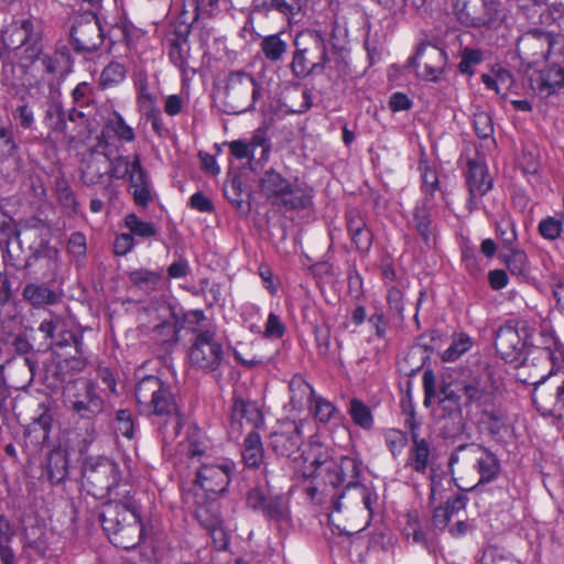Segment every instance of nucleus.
<instances>
[{"mask_svg": "<svg viewBox=\"0 0 564 564\" xmlns=\"http://www.w3.org/2000/svg\"><path fill=\"white\" fill-rule=\"evenodd\" d=\"M288 467L299 478L322 477L333 487H354L360 474V465L356 458L335 457L315 436L305 448H300L299 453L288 460Z\"/></svg>", "mask_w": 564, "mask_h": 564, "instance_id": "1", "label": "nucleus"}, {"mask_svg": "<svg viewBox=\"0 0 564 564\" xmlns=\"http://www.w3.org/2000/svg\"><path fill=\"white\" fill-rule=\"evenodd\" d=\"M134 394L142 413L162 419L164 443L174 441L182 427V416L171 388L158 377L147 376L137 383Z\"/></svg>", "mask_w": 564, "mask_h": 564, "instance_id": "2", "label": "nucleus"}, {"mask_svg": "<svg viewBox=\"0 0 564 564\" xmlns=\"http://www.w3.org/2000/svg\"><path fill=\"white\" fill-rule=\"evenodd\" d=\"M100 522L109 541L117 547L129 550L143 539L144 528L138 505L130 496L123 501H109L102 506Z\"/></svg>", "mask_w": 564, "mask_h": 564, "instance_id": "3", "label": "nucleus"}, {"mask_svg": "<svg viewBox=\"0 0 564 564\" xmlns=\"http://www.w3.org/2000/svg\"><path fill=\"white\" fill-rule=\"evenodd\" d=\"M543 346H532L518 372L519 380L538 387L564 368V345L552 334L543 332Z\"/></svg>", "mask_w": 564, "mask_h": 564, "instance_id": "4", "label": "nucleus"}, {"mask_svg": "<svg viewBox=\"0 0 564 564\" xmlns=\"http://www.w3.org/2000/svg\"><path fill=\"white\" fill-rule=\"evenodd\" d=\"M534 332V322L527 318L509 321L498 329L495 348L507 362H518L532 347Z\"/></svg>", "mask_w": 564, "mask_h": 564, "instance_id": "5", "label": "nucleus"}, {"mask_svg": "<svg viewBox=\"0 0 564 564\" xmlns=\"http://www.w3.org/2000/svg\"><path fill=\"white\" fill-rule=\"evenodd\" d=\"M296 51L291 63L297 77H305L327 63L326 37L322 31L304 30L295 39Z\"/></svg>", "mask_w": 564, "mask_h": 564, "instance_id": "6", "label": "nucleus"}, {"mask_svg": "<svg viewBox=\"0 0 564 564\" xmlns=\"http://www.w3.org/2000/svg\"><path fill=\"white\" fill-rule=\"evenodd\" d=\"M453 10L466 26L497 29L506 19L500 0H454Z\"/></svg>", "mask_w": 564, "mask_h": 564, "instance_id": "7", "label": "nucleus"}, {"mask_svg": "<svg viewBox=\"0 0 564 564\" xmlns=\"http://www.w3.org/2000/svg\"><path fill=\"white\" fill-rule=\"evenodd\" d=\"M42 35L41 24L32 19H25L14 28L8 42L15 50L20 67L28 69L41 59Z\"/></svg>", "mask_w": 564, "mask_h": 564, "instance_id": "8", "label": "nucleus"}, {"mask_svg": "<svg viewBox=\"0 0 564 564\" xmlns=\"http://www.w3.org/2000/svg\"><path fill=\"white\" fill-rule=\"evenodd\" d=\"M261 96V84L250 73L231 72L226 80V100L236 113L252 110Z\"/></svg>", "mask_w": 564, "mask_h": 564, "instance_id": "9", "label": "nucleus"}, {"mask_svg": "<svg viewBox=\"0 0 564 564\" xmlns=\"http://www.w3.org/2000/svg\"><path fill=\"white\" fill-rule=\"evenodd\" d=\"M447 64L446 51L430 43L417 45L414 55L406 61V67L415 68L417 77L432 83L443 78Z\"/></svg>", "mask_w": 564, "mask_h": 564, "instance_id": "10", "label": "nucleus"}, {"mask_svg": "<svg viewBox=\"0 0 564 564\" xmlns=\"http://www.w3.org/2000/svg\"><path fill=\"white\" fill-rule=\"evenodd\" d=\"M224 358L223 345L210 329L198 330L188 350L193 367L203 371L217 370Z\"/></svg>", "mask_w": 564, "mask_h": 564, "instance_id": "11", "label": "nucleus"}, {"mask_svg": "<svg viewBox=\"0 0 564 564\" xmlns=\"http://www.w3.org/2000/svg\"><path fill=\"white\" fill-rule=\"evenodd\" d=\"M554 31L533 29L524 33L518 41L517 51L528 67L545 61L555 44Z\"/></svg>", "mask_w": 564, "mask_h": 564, "instance_id": "12", "label": "nucleus"}, {"mask_svg": "<svg viewBox=\"0 0 564 564\" xmlns=\"http://www.w3.org/2000/svg\"><path fill=\"white\" fill-rule=\"evenodd\" d=\"M234 464L227 459L204 462L196 473V485L210 495L223 494L229 482Z\"/></svg>", "mask_w": 564, "mask_h": 564, "instance_id": "13", "label": "nucleus"}, {"mask_svg": "<svg viewBox=\"0 0 564 564\" xmlns=\"http://www.w3.org/2000/svg\"><path fill=\"white\" fill-rule=\"evenodd\" d=\"M527 14L534 23L545 26L544 31H554L556 40L558 30L564 24V6L562 3L549 4L545 0H532L531 4L523 6Z\"/></svg>", "mask_w": 564, "mask_h": 564, "instance_id": "14", "label": "nucleus"}, {"mask_svg": "<svg viewBox=\"0 0 564 564\" xmlns=\"http://www.w3.org/2000/svg\"><path fill=\"white\" fill-rule=\"evenodd\" d=\"M70 37L78 51L90 52L98 48L104 37L98 18L89 15L84 22L73 25Z\"/></svg>", "mask_w": 564, "mask_h": 564, "instance_id": "15", "label": "nucleus"}, {"mask_svg": "<svg viewBox=\"0 0 564 564\" xmlns=\"http://www.w3.org/2000/svg\"><path fill=\"white\" fill-rule=\"evenodd\" d=\"M85 474L91 482L107 490L116 486L120 478L117 464L107 457L90 459L85 466Z\"/></svg>", "mask_w": 564, "mask_h": 564, "instance_id": "16", "label": "nucleus"}, {"mask_svg": "<svg viewBox=\"0 0 564 564\" xmlns=\"http://www.w3.org/2000/svg\"><path fill=\"white\" fill-rule=\"evenodd\" d=\"M466 182L470 198V208L476 207V199L482 197L492 187V178L488 173L487 165L479 161H469Z\"/></svg>", "mask_w": 564, "mask_h": 564, "instance_id": "17", "label": "nucleus"}, {"mask_svg": "<svg viewBox=\"0 0 564 564\" xmlns=\"http://www.w3.org/2000/svg\"><path fill=\"white\" fill-rule=\"evenodd\" d=\"M531 88L541 97H549L564 87V68L552 65L541 69L530 78Z\"/></svg>", "mask_w": 564, "mask_h": 564, "instance_id": "18", "label": "nucleus"}, {"mask_svg": "<svg viewBox=\"0 0 564 564\" xmlns=\"http://www.w3.org/2000/svg\"><path fill=\"white\" fill-rule=\"evenodd\" d=\"M432 462L431 446L427 440L412 431V444L408 453L405 468L420 475H426Z\"/></svg>", "mask_w": 564, "mask_h": 564, "instance_id": "19", "label": "nucleus"}, {"mask_svg": "<svg viewBox=\"0 0 564 564\" xmlns=\"http://www.w3.org/2000/svg\"><path fill=\"white\" fill-rule=\"evenodd\" d=\"M196 518L210 532L213 539L219 543L220 547L227 544V534L223 528L218 507L215 503L198 507Z\"/></svg>", "mask_w": 564, "mask_h": 564, "instance_id": "20", "label": "nucleus"}, {"mask_svg": "<svg viewBox=\"0 0 564 564\" xmlns=\"http://www.w3.org/2000/svg\"><path fill=\"white\" fill-rule=\"evenodd\" d=\"M303 435L300 424H294L292 431L276 432L271 435V445L273 451L289 460L299 453Z\"/></svg>", "mask_w": 564, "mask_h": 564, "instance_id": "21", "label": "nucleus"}, {"mask_svg": "<svg viewBox=\"0 0 564 564\" xmlns=\"http://www.w3.org/2000/svg\"><path fill=\"white\" fill-rule=\"evenodd\" d=\"M532 400L542 415L562 417L564 415V382L557 387L554 397L540 393L535 388Z\"/></svg>", "mask_w": 564, "mask_h": 564, "instance_id": "22", "label": "nucleus"}, {"mask_svg": "<svg viewBox=\"0 0 564 564\" xmlns=\"http://www.w3.org/2000/svg\"><path fill=\"white\" fill-rule=\"evenodd\" d=\"M347 229L357 249L361 252H368L372 245V234L358 213L352 210L348 213Z\"/></svg>", "mask_w": 564, "mask_h": 564, "instance_id": "23", "label": "nucleus"}, {"mask_svg": "<svg viewBox=\"0 0 564 564\" xmlns=\"http://www.w3.org/2000/svg\"><path fill=\"white\" fill-rule=\"evenodd\" d=\"M207 441L197 426L187 430L186 438L178 445V453L192 460L202 457L207 451Z\"/></svg>", "mask_w": 564, "mask_h": 564, "instance_id": "24", "label": "nucleus"}, {"mask_svg": "<svg viewBox=\"0 0 564 564\" xmlns=\"http://www.w3.org/2000/svg\"><path fill=\"white\" fill-rule=\"evenodd\" d=\"M289 388L291 405L297 411L303 410L306 404H312L316 397L312 386L300 376L291 379Z\"/></svg>", "mask_w": 564, "mask_h": 564, "instance_id": "25", "label": "nucleus"}, {"mask_svg": "<svg viewBox=\"0 0 564 564\" xmlns=\"http://www.w3.org/2000/svg\"><path fill=\"white\" fill-rule=\"evenodd\" d=\"M480 427L496 437H502L509 431L508 417L499 409H488L481 413Z\"/></svg>", "mask_w": 564, "mask_h": 564, "instance_id": "26", "label": "nucleus"}, {"mask_svg": "<svg viewBox=\"0 0 564 564\" xmlns=\"http://www.w3.org/2000/svg\"><path fill=\"white\" fill-rule=\"evenodd\" d=\"M142 170L143 167L139 155H134L133 159L120 155L111 160L108 173L112 178H128L130 182L132 177Z\"/></svg>", "mask_w": 564, "mask_h": 564, "instance_id": "27", "label": "nucleus"}, {"mask_svg": "<svg viewBox=\"0 0 564 564\" xmlns=\"http://www.w3.org/2000/svg\"><path fill=\"white\" fill-rule=\"evenodd\" d=\"M465 509V501L460 497H456L454 499H449L442 507H438L434 511L433 516V524L440 529L444 530L448 527L449 522L457 518Z\"/></svg>", "mask_w": 564, "mask_h": 564, "instance_id": "28", "label": "nucleus"}, {"mask_svg": "<svg viewBox=\"0 0 564 564\" xmlns=\"http://www.w3.org/2000/svg\"><path fill=\"white\" fill-rule=\"evenodd\" d=\"M478 452L476 467L480 475V482H490L497 478L500 471L498 458L495 454L481 447H478Z\"/></svg>", "mask_w": 564, "mask_h": 564, "instance_id": "29", "label": "nucleus"}, {"mask_svg": "<svg viewBox=\"0 0 564 564\" xmlns=\"http://www.w3.org/2000/svg\"><path fill=\"white\" fill-rule=\"evenodd\" d=\"M264 451L261 437L257 432L247 435L243 442L242 458L247 466L259 467L263 462Z\"/></svg>", "mask_w": 564, "mask_h": 564, "instance_id": "30", "label": "nucleus"}, {"mask_svg": "<svg viewBox=\"0 0 564 564\" xmlns=\"http://www.w3.org/2000/svg\"><path fill=\"white\" fill-rule=\"evenodd\" d=\"M481 79L488 89L500 96H506L513 86V77L505 68H498L492 70L491 74L482 75Z\"/></svg>", "mask_w": 564, "mask_h": 564, "instance_id": "31", "label": "nucleus"}, {"mask_svg": "<svg viewBox=\"0 0 564 564\" xmlns=\"http://www.w3.org/2000/svg\"><path fill=\"white\" fill-rule=\"evenodd\" d=\"M86 400H76L72 402V409L83 417H88L101 412L104 406L102 399L96 393L95 388L89 384L86 389Z\"/></svg>", "mask_w": 564, "mask_h": 564, "instance_id": "32", "label": "nucleus"}, {"mask_svg": "<svg viewBox=\"0 0 564 564\" xmlns=\"http://www.w3.org/2000/svg\"><path fill=\"white\" fill-rule=\"evenodd\" d=\"M473 338L465 333H455L452 336L449 346L442 352L441 358L445 362H453L459 359L473 347Z\"/></svg>", "mask_w": 564, "mask_h": 564, "instance_id": "33", "label": "nucleus"}, {"mask_svg": "<svg viewBox=\"0 0 564 564\" xmlns=\"http://www.w3.org/2000/svg\"><path fill=\"white\" fill-rule=\"evenodd\" d=\"M23 296L35 307L51 305L57 301V295L53 290L33 283L24 288Z\"/></svg>", "mask_w": 564, "mask_h": 564, "instance_id": "34", "label": "nucleus"}, {"mask_svg": "<svg viewBox=\"0 0 564 564\" xmlns=\"http://www.w3.org/2000/svg\"><path fill=\"white\" fill-rule=\"evenodd\" d=\"M505 263L512 275L522 280H528L531 273L530 261L523 250L511 249L506 256Z\"/></svg>", "mask_w": 564, "mask_h": 564, "instance_id": "35", "label": "nucleus"}, {"mask_svg": "<svg viewBox=\"0 0 564 564\" xmlns=\"http://www.w3.org/2000/svg\"><path fill=\"white\" fill-rule=\"evenodd\" d=\"M564 227V213L546 216L539 221L538 231L540 236L549 241L558 239Z\"/></svg>", "mask_w": 564, "mask_h": 564, "instance_id": "36", "label": "nucleus"}, {"mask_svg": "<svg viewBox=\"0 0 564 564\" xmlns=\"http://www.w3.org/2000/svg\"><path fill=\"white\" fill-rule=\"evenodd\" d=\"M261 186L269 196H274L282 200L292 185L279 173L269 171L264 174Z\"/></svg>", "mask_w": 564, "mask_h": 564, "instance_id": "37", "label": "nucleus"}, {"mask_svg": "<svg viewBox=\"0 0 564 564\" xmlns=\"http://www.w3.org/2000/svg\"><path fill=\"white\" fill-rule=\"evenodd\" d=\"M260 47L268 61L278 62L285 54L288 44L279 34H272L262 39Z\"/></svg>", "mask_w": 564, "mask_h": 564, "instance_id": "38", "label": "nucleus"}, {"mask_svg": "<svg viewBox=\"0 0 564 564\" xmlns=\"http://www.w3.org/2000/svg\"><path fill=\"white\" fill-rule=\"evenodd\" d=\"M348 413L356 425L364 430H370L373 426V416L370 408L358 399H352L349 403Z\"/></svg>", "mask_w": 564, "mask_h": 564, "instance_id": "39", "label": "nucleus"}, {"mask_svg": "<svg viewBox=\"0 0 564 564\" xmlns=\"http://www.w3.org/2000/svg\"><path fill=\"white\" fill-rule=\"evenodd\" d=\"M133 188V198L137 205L145 207L151 200V188L148 174L144 170L135 174L130 181Z\"/></svg>", "mask_w": 564, "mask_h": 564, "instance_id": "40", "label": "nucleus"}, {"mask_svg": "<svg viewBox=\"0 0 564 564\" xmlns=\"http://www.w3.org/2000/svg\"><path fill=\"white\" fill-rule=\"evenodd\" d=\"M262 512L270 520L288 521L290 519L289 501L281 495L272 496Z\"/></svg>", "mask_w": 564, "mask_h": 564, "instance_id": "41", "label": "nucleus"}, {"mask_svg": "<svg viewBox=\"0 0 564 564\" xmlns=\"http://www.w3.org/2000/svg\"><path fill=\"white\" fill-rule=\"evenodd\" d=\"M232 416L235 420L245 419L254 427L262 422L261 412L254 403L245 402L243 400H236L232 406Z\"/></svg>", "mask_w": 564, "mask_h": 564, "instance_id": "42", "label": "nucleus"}, {"mask_svg": "<svg viewBox=\"0 0 564 564\" xmlns=\"http://www.w3.org/2000/svg\"><path fill=\"white\" fill-rule=\"evenodd\" d=\"M124 226L129 229L130 235L140 238H151L156 235L153 224L143 221L135 214H129L124 218Z\"/></svg>", "mask_w": 564, "mask_h": 564, "instance_id": "43", "label": "nucleus"}, {"mask_svg": "<svg viewBox=\"0 0 564 564\" xmlns=\"http://www.w3.org/2000/svg\"><path fill=\"white\" fill-rule=\"evenodd\" d=\"M281 202L293 209L306 208L312 202V195L305 188L291 186Z\"/></svg>", "mask_w": 564, "mask_h": 564, "instance_id": "44", "label": "nucleus"}, {"mask_svg": "<svg viewBox=\"0 0 564 564\" xmlns=\"http://www.w3.org/2000/svg\"><path fill=\"white\" fill-rule=\"evenodd\" d=\"M285 332L286 326L282 318L274 312H270L268 314L264 328H262V334L260 335L267 339L273 340L281 339L285 335Z\"/></svg>", "mask_w": 564, "mask_h": 564, "instance_id": "45", "label": "nucleus"}, {"mask_svg": "<svg viewBox=\"0 0 564 564\" xmlns=\"http://www.w3.org/2000/svg\"><path fill=\"white\" fill-rule=\"evenodd\" d=\"M314 416L321 423H328L337 413V408L327 399L316 395L311 404Z\"/></svg>", "mask_w": 564, "mask_h": 564, "instance_id": "46", "label": "nucleus"}, {"mask_svg": "<svg viewBox=\"0 0 564 564\" xmlns=\"http://www.w3.org/2000/svg\"><path fill=\"white\" fill-rule=\"evenodd\" d=\"M126 77L124 66L120 63H110L100 75V84L104 87H111L120 84Z\"/></svg>", "mask_w": 564, "mask_h": 564, "instance_id": "47", "label": "nucleus"}, {"mask_svg": "<svg viewBox=\"0 0 564 564\" xmlns=\"http://www.w3.org/2000/svg\"><path fill=\"white\" fill-rule=\"evenodd\" d=\"M245 326L248 330L254 335L262 334L261 321V308L258 305L249 304L246 305L241 314Z\"/></svg>", "mask_w": 564, "mask_h": 564, "instance_id": "48", "label": "nucleus"}, {"mask_svg": "<svg viewBox=\"0 0 564 564\" xmlns=\"http://www.w3.org/2000/svg\"><path fill=\"white\" fill-rule=\"evenodd\" d=\"M137 102L141 113L145 116L149 120H152L153 127L158 129V118L160 115V110L156 108L154 96L151 93L143 94L137 97Z\"/></svg>", "mask_w": 564, "mask_h": 564, "instance_id": "49", "label": "nucleus"}, {"mask_svg": "<svg viewBox=\"0 0 564 564\" xmlns=\"http://www.w3.org/2000/svg\"><path fill=\"white\" fill-rule=\"evenodd\" d=\"M386 444L391 454L397 457L402 454L408 444V436L400 430L390 429L384 433Z\"/></svg>", "mask_w": 564, "mask_h": 564, "instance_id": "50", "label": "nucleus"}, {"mask_svg": "<svg viewBox=\"0 0 564 564\" xmlns=\"http://www.w3.org/2000/svg\"><path fill=\"white\" fill-rule=\"evenodd\" d=\"M462 59L458 64L462 74L473 75L474 67L482 59V54L479 50L465 47L460 53Z\"/></svg>", "mask_w": 564, "mask_h": 564, "instance_id": "51", "label": "nucleus"}, {"mask_svg": "<svg viewBox=\"0 0 564 564\" xmlns=\"http://www.w3.org/2000/svg\"><path fill=\"white\" fill-rule=\"evenodd\" d=\"M108 127L115 132V134L120 140L124 141V142H131L135 138L132 127H130L124 121L122 116H120L119 113L113 115V118L110 119Z\"/></svg>", "mask_w": 564, "mask_h": 564, "instance_id": "52", "label": "nucleus"}, {"mask_svg": "<svg viewBox=\"0 0 564 564\" xmlns=\"http://www.w3.org/2000/svg\"><path fill=\"white\" fill-rule=\"evenodd\" d=\"M474 129L480 139H488L494 133V124L491 117L485 111H478L473 119Z\"/></svg>", "mask_w": 564, "mask_h": 564, "instance_id": "53", "label": "nucleus"}, {"mask_svg": "<svg viewBox=\"0 0 564 564\" xmlns=\"http://www.w3.org/2000/svg\"><path fill=\"white\" fill-rule=\"evenodd\" d=\"M129 276L135 285L149 289L154 288L160 280V274L147 269L134 270Z\"/></svg>", "mask_w": 564, "mask_h": 564, "instance_id": "54", "label": "nucleus"}, {"mask_svg": "<svg viewBox=\"0 0 564 564\" xmlns=\"http://www.w3.org/2000/svg\"><path fill=\"white\" fill-rule=\"evenodd\" d=\"M188 45L184 40L182 42H173L170 48V59L171 62L178 68L183 69L185 67L187 56H188Z\"/></svg>", "mask_w": 564, "mask_h": 564, "instance_id": "55", "label": "nucleus"}, {"mask_svg": "<svg viewBox=\"0 0 564 564\" xmlns=\"http://www.w3.org/2000/svg\"><path fill=\"white\" fill-rule=\"evenodd\" d=\"M102 176L104 172L99 169L96 160L88 162L82 172V181L88 186L99 183Z\"/></svg>", "mask_w": 564, "mask_h": 564, "instance_id": "56", "label": "nucleus"}, {"mask_svg": "<svg viewBox=\"0 0 564 564\" xmlns=\"http://www.w3.org/2000/svg\"><path fill=\"white\" fill-rule=\"evenodd\" d=\"M57 196L59 203L68 209L76 212L77 202L74 192L67 183L61 182L57 184Z\"/></svg>", "mask_w": 564, "mask_h": 564, "instance_id": "57", "label": "nucleus"}, {"mask_svg": "<svg viewBox=\"0 0 564 564\" xmlns=\"http://www.w3.org/2000/svg\"><path fill=\"white\" fill-rule=\"evenodd\" d=\"M270 497L267 496L263 489L253 488L250 490L247 497L248 506L254 510L263 511Z\"/></svg>", "mask_w": 564, "mask_h": 564, "instance_id": "58", "label": "nucleus"}, {"mask_svg": "<svg viewBox=\"0 0 564 564\" xmlns=\"http://www.w3.org/2000/svg\"><path fill=\"white\" fill-rule=\"evenodd\" d=\"M134 247V239L130 234H120L113 242V251L117 256H126Z\"/></svg>", "mask_w": 564, "mask_h": 564, "instance_id": "59", "label": "nucleus"}, {"mask_svg": "<svg viewBox=\"0 0 564 564\" xmlns=\"http://www.w3.org/2000/svg\"><path fill=\"white\" fill-rule=\"evenodd\" d=\"M14 118L19 120L23 129H31L35 122L34 112L29 105L19 106L14 113Z\"/></svg>", "mask_w": 564, "mask_h": 564, "instance_id": "60", "label": "nucleus"}, {"mask_svg": "<svg viewBox=\"0 0 564 564\" xmlns=\"http://www.w3.org/2000/svg\"><path fill=\"white\" fill-rule=\"evenodd\" d=\"M497 232L502 239L505 246L511 249L517 240L514 224L510 220H507L505 224L498 226Z\"/></svg>", "mask_w": 564, "mask_h": 564, "instance_id": "61", "label": "nucleus"}, {"mask_svg": "<svg viewBox=\"0 0 564 564\" xmlns=\"http://www.w3.org/2000/svg\"><path fill=\"white\" fill-rule=\"evenodd\" d=\"M411 107V99L403 93H394L389 99V108L392 112L405 111Z\"/></svg>", "mask_w": 564, "mask_h": 564, "instance_id": "62", "label": "nucleus"}, {"mask_svg": "<svg viewBox=\"0 0 564 564\" xmlns=\"http://www.w3.org/2000/svg\"><path fill=\"white\" fill-rule=\"evenodd\" d=\"M189 206L200 213H210L214 209L212 200L200 192H197L191 196Z\"/></svg>", "mask_w": 564, "mask_h": 564, "instance_id": "63", "label": "nucleus"}, {"mask_svg": "<svg viewBox=\"0 0 564 564\" xmlns=\"http://www.w3.org/2000/svg\"><path fill=\"white\" fill-rule=\"evenodd\" d=\"M230 153L239 160L248 159L253 156V151L249 143L237 140L229 144Z\"/></svg>", "mask_w": 564, "mask_h": 564, "instance_id": "64", "label": "nucleus"}]
</instances>
